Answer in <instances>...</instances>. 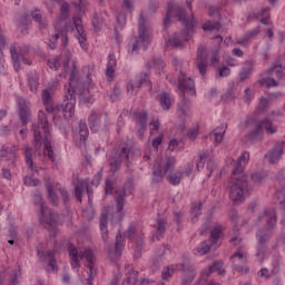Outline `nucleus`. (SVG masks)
<instances>
[{
  "instance_id": "6",
  "label": "nucleus",
  "mask_w": 285,
  "mask_h": 285,
  "mask_svg": "<svg viewBox=\"0 0 285 285\" xmlns=\"http://www.w3.org/2000/svg\"><path fill=\"white\" fill-rule=\"evenodd\" d=\"M178 90L183 101V105L178 106V116L180 119H186V117H188V106H190L188 97H195L197 95V91L195 90V80L186 76V73H179Z\"/></svg>"
},
{
  "instance_id": "24",
  "label": "nucleus",
  "mask_w": 285,
  "mask_h": 285,
  "mask_svg": "<svg viewBox=\"0 0 285 285\" xmlns=\"http://www.w3.org/2000/svg\"><path fill=\"white\" fill-rule=\"evenodd\" d=\"M168 225V222L164 218H158L156 224L154 225L155 234L151 237V242H155V239H161L164 237V233H166V226Z\"/></svg>"
},
{
  "instance_id": "12",
  "label": "nucleus",
  "mask_w": 285,
  "mask_h": 285,
  "mask_svg": "<svg viewBox=\"0 0 285 285\" xmlns=\"http://www.w3.org/2000/svg\"><path fill=\"white\" fill-rule=\"evenodd\" d=\"M125 237H127V239H135V237H137L134 257L136 259H139V257H141V250L144 248V234H141V232H137V227L131 225L125 233Z\"/></svg>"
},
{
  "instance_id": "8",
  "label": "nucleus",
  "mask_w": 285,
  "mask_h": 285,
  "mask_svg": "<svg viewBox=\"0 0 285 285\" xmlns=\"http://www.w3.org/2000/svg\"><path fill=\"white\" fill-rule=\"evenodd\" d=\"M138 23H139L138 37H136L132 42L130 55H135L139 52V48H144V50H146V48L148 47V43H150V40L148 38V30L150 27L148 26V19L144 17V13H140Z\"/></svg>"
},
{
  "instance_id": "11",
  "label": "nucleus",
  "mask_w": 285,
  "mask_h": 285,
  "mask_svg": "<svg viewBox=\"0 0 285 285\" xmlns=\"http://www.w3.org/2000/svg\"><path fill=\"white\" fill-rule=\"evenodd\" d=\"M175 164H177V159H175V157H168L164 168H161V160L157 159L153 167L154 181H161L164 177H166V173H168Z\"/></svg>"
},
{
  "instance_id": "23",
  "label": "nucleus",
  "mask_w": 285,
  "mask_h": 285,
  "mask_svg": "<svg viewBox=\"0 0 285 285\" xmlns=\"http://www.w3.org/2000/svg\"><path fill=\"white\" fill-rule=\"evenodd\" d=\"M22 150H23L24 161L28 168L32 173H39V168L35 166V160H32V153H33L32 147L28 145H23Z\"/></svg>"
},
{
  "instance_id": "46",
  "label": "nucleus",
  "mask_w": 285,
  "mask_h": 285,
  "mask_svg": "<svg viewBox=\"0 0 285 285\" xmlns=\"http://www.w3.org/2000/svg\"><path fill=\"white\" fill-rule=\"evenodd\" d=\"M258 83H261V86H266V88H277V86H279L275 78H265L259 80Z\"/></svg>"
},
{
  "instance_id": "1",
  "label": "nucleus",
  "mask_w": 285,
  "mask_h": 285,
  "mask_svg": "<svg viewBox=\"0 0 285 285\" xmlns=\"http://www.w3.org/2000/svg\"><path fill=\"white\" fill-rule=\"evenodd\" d=\"M77 95L80 101L90 102V91L83 82H80L77 76V62H72V69L69 77V87L65 91V100L58 106V115H62L65 119H70L75 115V105L77 104Z\"/></svg>"
},
{
  "instance_id": "16",
  "label": "nucleus",
  "mask_w": 285,
  "mask_h": 285,
  "mask_svg": "<svg viewBox=\"0 0 285 285\" xmlns=\"http://www.w3.org/2000/svg\"><path fill=\"white\" fill-rule=\"evenodd\" d=\"M72 135L76 144H86V139H88L89 135L88 125H86L83 121L78 122L72 127Z\"/></svg>"
},
{
  "instance_id": "53",
  "label": "nucleus",
  "mask_w": 285,
  "mask_h": 285,
  "mask_svg": "<svg viewBox=\"0 0 285 285\" xmlns=\"http://www.w3.org/2000/svg\"><path fill=\"white\" fill-rule=\"evenodd\" d=\"M115 188V179L108 178L106 180V185H105V191L107 195H112V190Z\"/></svg>"
},
{
  "instance_id": "32",
  "label": "nucleus",
  "mask_w": 285,
  "mask_h": 285,
  "mask_svg": "<svg viewBox=\"0 0 285 285\" xmlns=\"http://www.w3.org/2000/svg\"><path fill=\"white\" fill-rule=\"evenodd\" d=\"M213 246H215V243H213L212 240H205L203 243H200V245L198 247H196V254L197 255H207V253H210V248H213Z\"/></svg>"
},
{
  "instance_id": "43",
  "label": "nucleus",
  "mask_w": 285,
  "mask_h": 285,
  "mask_svg": "<svg viewBox=\"0 0 285 285\" xmlns=\"http://www.w3.org/2000/svg\"><path fill=\"white\" fill-rule=\"evenodd\" d=\"M70 14V6L65 2L60 6V21H66Z\"/></svg>"
},
{
  "instance_id": "37",
  "label": "nucleus",
  "mask_w": 285,
  "mask_h": 285,
  "mask_svg": "<svg viewBox=\"0 0 285 285\" xmlns=\"http://www.w3.org/2000/svg\"><path fill=\"white\" fill-rule=\"evenodd\" d=\"M220 236H222V225H216L210 232L209 242L216 245L217 242H219Z\"/></svg>"
},
{
  "instance_id": "49",
  "label": "nucleus",
  "mask_w": 285,
  "mask_h": 285,
  "mask_svg": "<svg viewBox=\"0 0 285 285\" xmlns=\"http://www.w3.org/2000/svg\"><path fill=\"white\" fill-rule=\"evenodd\" d=\"M181 175L183 174H179V171H177L176 174H170L169 176H167V179L173 186H178V184L181 183Z\"/></svg>"
},
{
  "instance_id": "38",
  "label": "nucleus",
  "mask_w": 285,
  "mask_h": 285,
  "mask_svg": "<svg viewBox=\"0 0 285 285\" xmlns=\"http://www.w3.org/2000/svg\"><path fill=\"white\" fill-rule=\"evenodd\" d=\"M136 115V121L140 127H148V111H138Z\"/></svg>"
},
{
  "instance_id": "60",
  "label": "nucleus",
  "mask_w": 285,
  "mask_h": 285,
  "mask_svg": "<svg viewBox=\"0 0 285 285\" xmlns=\"http://www.w3.org/2000/svg\"><path fill=\"white\" fill-rule=\"evenodd\" d=\"M161 257H164V252L153 261V265H151L153 271L159 269V266H161Z\"/></svg>"
},
{
  "instance_id": "2",
  "label": "nucleus",
  "mask_w": 285,
  "mask_h": 285,
  "mask_svg": "<svg viewBox=\"0 0 285 285\" xmlns=\"http://www.w3.org/2000/svg\"><path fill=\"white\" fill-rule=\"evenodd\" d=\"M248 159H250V154L244 151L237 160L230 158L227 161L228 166L233 168L232 175L234 176L228 184L229 197L236 205L242 204L244 196L248 195V190H250L248 176L243 174L246 164H248Z\"/></svg>"
},
{
  "instance_id": "63",
  "label": "nucleus",
  "mask_w": 285,
  "mask_h": 285,
  "mask_svg": "<svg viewBox=\"0 0 285 285\" xmlns=\"http://www.w3.org/2000/svg\"><path fill=\"white\" fill-rule=\"evenodd\" d=\"M229 244H232L233 246H239L242 244V236H239V234L233 236L229 239Z\"/></svg>"
},
{
  "instance_id": "41",
  "label": "nucleus",
  "mask_w": 285,
  "mask_h": 285,
  "mask_svg": "<svg viewBox=\"0 0 285 285\" xmlns=\"http://www.w3.org/2000/svg\"><path fill=\"white\" fill-rule=\"evenodd\" d=\"M193 271H183V273H188V275L183 277L181 285H190L195 281V265H193Z\"/></svg>"
},
{
  "instance_id": "17",
  "label": "nucleus",
  "mask_w": 285,
  "mask_h": 285,
  "mask_svg": "<svg viewBox=\"0 0 285 285\" xmlns=\"http://www.w3.org/2000/svg\"><path fill=\"white\" fill-rule=\"evenodd\" d=\"M284 141H278L275 144L274 148L271 149L266 155L265 159L269 161V164H277L279 159H282V155H284Z\"/></svg>"
},
{
  "instance_id": "48",
  "label": "nucleus",
  "mask_w": 285,
  "mask_h": 285,
  "mask_svg": "<svg viewBox=\"0 0 285 285\" xmlns=\"http://www.w3.org/2000/svg\"><path fill=\"white\" fill-rule=\"evenodd\" d=\"M209 267L214 271H217L218 275H224L226 273V269H224V262L216 261Z\"/></svg>"
},
{
  "instance_id": "54",
  "label": "nucleus",
  "mask_w": 285,
  "mask_h": 285,
  "mask_svg": "<svg viewBox=\"0 0 285 285\" xmlns=\"http://www.w3.org/2000/svg\"><path fill=\"white\" fill-rule=\"evenodd\" d=\"M31 17H32V19H33L37 23H40V26H41L42 28H47V27H48V23H47L46 21H43L41 13L32 12V13H31Z\"/></svg>"
},
{
  "instance_id": "62",
  "label": "nucleus",
  "mask_w": 285,
  "mask_h": 285,
  "mask_svg": "<svg viewBox=\"0 0 285 285\" xmlns=\"http://www.w3.org/2000/svg\"><path fill=\"white\" fill-rule=\"evenodd\" d=\"M186 168L187 170L178 171V174L186 175V177H190V175H193V168H195V164L188 163Z\"/></svg>"
},
{
  "instance_id": "22",
  "label": "nucleus",
  "mask_w": 285,
  "mask_h": 285,
  "mask_svg": "<svg viewBox=\"0 0 285 285\" xmlns=\"http://www.w3.org/2000/svg\"><path fill=\"white\" fill-rule=\"evenodd\" d=\"M204 161H207V170L209 171L207 177H210L213 175V170L216 168L215 160L210 159L207 153H200L199 161L196 164L197 170H199V168H204Z\"/></svg>"
},
{
  "instance_id": "50",
  "label": "nucleus",
  "mask_w": 285,
  "mask_h": 285,
  "mask_svg": "<svg viewBox=\"0 0 285 285\" xmlns=\"http://www.w3.org/2000/svg\"><path fill=\"white\" fill-rule=\"evenodd\" d=\"M42 102L45 106H50V104H52V95L50 94V90H42Z\"/></svg>"
},
{
  "instance_id": "31",
  "label": "nucleus",
  "mask_w": 285,
  "mask_h": 285,
  "mask_svg": "<svg viewBox=\"0 0 285 285\" xmlns=\"http://www.w3.org/2000/svg\"><path fill=\"white\" fill-rule=\"evenodd\" d=\"M264 132L263 121L256 124L255 128L249 131L248 137L252 141H257V139H262V135Z\"/></svg>"
},
{
  "instance_id": "29",
  "label": "nucleus",
  "mask_w": 285,
  "mask_h": 285,
  "mask_svg": "<svg viewBox=\"0 0 285 285\" xmlns=\"http://www.w3.org/2000/svg\"><path fill=\"white\" fill-rule=\"evenodd\" d=\"M116 206L118 213L124 210V204H126V188L120 187L116 189V197H115Z\"/></svg>"
},
{
  "instance_id": "25",
  "label": "nucleus",
  "mask_w": 285,
  "mask_h": 285,
  "mask_svg": "<svg viewBox=\"0 0 285 285\" xmlns=\"http://www.w3.org/2000/svg\"><path fill=\"white\" fill-rule=\"evenodd\" d=\"M0 157H6L10 161V168H17V149L3 147Z\"/></svg>"
},
{
  "instance_id": "40",
  "label": "nucleus",
  "mask_w": 285,
  "mask_h": 285,
  "mask_svg": "<svg viewBox=\"0 0 285 285\" xmlns=\"http://www.w3.org/2000/svg\"><path fill=\"white\" fill-rule=\"evenodd\" d=\"M45 257H46V261L48 262L49 268H51L52 271H57V261L55 259V252L52 250L46 252Z\"/></svg>"
},
{
  "instance_id": "61",
  "label": "nucleus",
  "mask_w": 285,
  "mask_h": 285,
  "mask_svg": "<svg viewBox=\"0 0 285 285\" xmlns=\"http://www.w3.org/2000/svg\"><path fill=\"white\" fill-rule=\"evenodd\" d=\"M24 185L26 186H39V179L27 176V177H24Z\"/></svg>"
},
{
  "instance_id": "52",
  "label": "nucleus",
  "mask_w": 285,
  "mask_h": 285,
  "mask_svg": "<svg viewBox=\"0 0 285 285\" xmlns=\"http://www.w3.org/2000/svg\"><path fill=\"white\" fill-rule=\"evenodd\" d=\"M250 177L254 184H263V181L266 179V176H264L262 173H253Z\"/></svg>"
},
{
  "instance_id": "26",
  "label": "nucleus",
  "mask_w": 285,
  "mask_h": 285,
  "mask_svg": "<svg viewBox=\"0 0 285 285\" xmlns=\"http://www.w3.org/2000/svg\"><path fill=\"white\" fill-rule=\"evenodd\" d=\"M121 248H124V240H121V234H117L115 249L108 252L111 262H116V259L121 257Z\"/></svg>"
},
{
  "instance_id": "21",
  "label": "nucleus",
  "mask_w": 285,
  "mask_h": 285,
  "mask_svg": "<svg viewBox=\"0 0 285 285\" xmlns=\"http://www.w3.org/2000/svg\"><path fill=\"white\" fill-rule=\"evenodd\" d=\"M86 190L90 200V197H92V188H90L83 180H78L77 185L75 186V197L80 204L82 202L81 196L83 193H86Z\"/></svg>"
},
{
  "instance_id": "64",
  "label": "nucleus",
  "mask_w": 285,
  "mask_h": 285,
  "mask_svg": "<svg viewBox=\"0 0 285 285\" xmlns=\"http://www.w3.org/2000/svg\"><path fill=\"white\" fill-rule=\"evenodd\" d=\"M261 112H264L268 108V99L262 98L258 105Z\"/></svg>"
},
{
  "instance_id": "13",
  "label": "nucleus",
  "mask_w": 285,
  "mask_h": 285,
  "mask_svg": "<svg viewBox=\"0 0 285 285\" xmlns=\"http://www.w3.org/2000/svg\"><path fill=\"white\" fill-rule=\"evenodd\" d=\"M28 47L23 46L20 48V53H17V48L10 47V55L11 59L13 61V68L16 72H19V68H21V63H26L27 66H30V60L26 58V52H28Z\"/></svg>"
},
{
  "instance_id": "57",
  "label": "nucleus",
  "mask_w": 285,
  "mask_h": 285,
  "mask_svg": "<svg viewBox=\"0 0 285 285\" xmlns=\"http://www.w3.org/2000/svg\"><path fill=\"white\" fill-rule=\"evenodd\" d=\"M276 196L279 199V204L285 208V188H281L276 191Z\"/></svg>"
},
{
  "instance_id": "15",
  "label": "nucleus",
  "mask_w": 285,
  "mask_h": 285,
  "mask_svg": "<svg viewBox=\"0 0 285 285\" xmlns=\"http://www.w3.org/2000/svg\"><path fill=\"white\" fill-rule=\"evenodd\" d=\"M196 68L202 77L206 76L208 70V51L205 47H199L197 50Z\"/></svg>"
},
{
  "instance_id": "20",
  "label": "nucleus",
  "mask_w": 285,
  "mask_h": 285,
  "mask_svg": "<svg viewBox=\"0 0 285 285\" xmlns=\"http://www.w3.org/2000/svg\"><path fill=\"white\" fill-rule=\"evenodd\" d=\"M18 106L20 120L23 124V126H26V124H28L31 117L30 107H28V102H26V99L23 98H19Z\"/></svg>"
},
{
  "instance_id": "18",
  "label": "nucleus",
  "mask_w": 285,
  "mask_h": 285,
  "mask_svg": "<svg viewBox=\"0 0 285 285\" xmlns=\"http://www.w3.org/2000/svg\"><path fill=\"white\" fill-rule=\"evenodd\" d=\"M73 24L78 32V41H79L82 50H88V43H86L88 38L86 37V31L83 30V24H81V18L73 17Z\"/></svg>"
},
{
  "instance_id": "3",
  "label": "nucleus",
  "mask_w": 285,
  "mask_h": 285,
  "mask_svg": "<svg viewBox=\"0 0 285 285\" xmlns=\"http://www.w3.org/2000/svg\"><path fill=\"white\" fill-rule=\"evenodd\" d=\"M170 17L178 19V21L185 26L186 30L180 35H174L167 41V46H170L171 48H183L184 43L190 39V31L195 28V20L193 19V16L186 17V10L181 6H173V3L168 4L167 13L164 18L165 28L170 26Z\"/></svg>"
},
{
  "instance_id": "45",
  "label": "nucleus",
  "mask_w": 285,
  "mask_h": 285,
  "mask_svg": "<svg viewBox=\"0 0 285 285\" xmlns=\"http://www.w3.org/2000/svg\"><path fill=\"white\" fill-rule=\"evenodd\" d=\"M202 208H203L202 203H199L198 205H193L191 207V215H194L191 217L193 224H195L197 219H199V215H202Z\"/></svg>"
},
{
  "instance_id": "59",
  "label": "nucleus",
  "mask_w": 285,
  "mask_h": 285,
  "mask_svg": "<svg viewBox=\"0 0 285 285\" xmlns=\"http://www.w3.org/2000/svg\"><path fill=\"white\" fill-rule=\"evenodd\" d=\"M219 28H222V24H219L218 22H215V23H205V24L203 26V30H209V31L219 30Z\"/></svg>"
},
{
  "instance_id": "4",
  "label": "nucleus",
  "mask_w": 285,
  "mask_h": 285,
  "mask_svg": "<svg viewBox=\"0 0 285 285\" xmlns=\"http://www.w3.org/2000/svg\"><path fill=\"white\" fill-rule=\"evenodd\" d=\"M258 219L266 222V225L258 228L256 232V239L258 244L256 257L262 264L266 256V250H268L267 244L271 240V237H273V233H275V228L277 226V214L275 213V209H266Z\"/></svg>"
},
{
  "instance_id": "19",
  "label": "nucleus",
  "mask_w": 285,
  "mask_h": 285,
  "mask_svg": "<svg viewBox=\"0 0 285 285\" xmlns=\"http://www.w3.org/2000/svg\"><path fill=\"white\" fill-rule=\"evenodd\" d=\"M141 86H150V79L148 78V73H140L136 81H131L128 83V92H135L136 90H139Z\"/></svg>"
},
{
  "instance_id": "58",
  "label": "nucleus",
  "mask_w": 285,
  "mask_h": 285,
  "mask_svg": "<svg viewBox=\"0 0 285 285\" xmlns=\"http://www.w3.org/2000/svg\"><path fill=\"white\" fill-rule=\"evenodd\" d=\"M233 269L236 271V273H240V275H246L248 274V267H244L242 265H237L233 263Z\"/></svg>"
},
{
  "instance_id": "34",
  "label": "nucleus",
  "mask_w": 285,
  "mask_h": 285,
  "mask_svg": "<svg viewBox=\"0 0 285 285\" xmlns=\"http://www.w3.org/2000/svg\"><path fill=\"white\" fill-rule=\"evenodd\" d=\"M224 135H226V126L220 125L212 132V137H215L216 144H222L224 139Z\"/></svg>"
},
{
  "instance_id": "14",
  "label": "nucleus",
  "mask_w": 285,
  "mask_h": 285,
  "mask_svg": "<svg viewBox=\"0 0 285 285\" xmlns=\"http://www.w3.org/2000/svg\"><path fill=\"white\" fill-rule=\"evenodd\" d=\"M175 271H194V268H193V264L190 263L189 259H187L180 264L164 267V269L161 272L163 279H165V281L170 279L173 277V275L175 274Z\"/></svg>"
},
{
  "instance_id": "55",
  "label": "nucleus",
  "mask_w": 285,
  "mask_h": 285,
  "mask_svg": "<svg viewBox=\"0 0 285 285\" xmlns=\"http://www.w3.org/2000/svg\"><path fill=\"white\" fill-rule=\"evenodd\" d=\"M250 72H253V68H250V67L243 68L239 73L240 81H246V79H248V77H250Z\"/></svg>"
},
{
  "instance_id": "56",
  "label": "nucleus",
  "mask_w": 285,
  "mask_h": 285,
  "mask_svg": "<svg viewBox=\"0 0 285 285\" xmlns=\"http://www.w3.org/2000/svg\"><path fill=\"white\" fill-rule=\"evenodd\" d=\"M91 23L94 26V30H96V32H99V30H101V26L104 24V20L95 16Z\"/></svg>"
},
{
  "instance_id": "7",
  "label": "nucleus",
  "mask_w": 285,
  "mask_h": 285,
  "mask_svg": "<svg viewBox=\"0 0 285 285\" xmlns=\"http://www.w3.org/2000/svg\"><path fill=\"white\" fill-rule=\"evenodd\" d=\"M33 204L35 206H38L40 210L38 214V219L40 224L45 226V228H52L55 225L59 224V215L46 206L41 193L37 191L33 195Z\"/></svg>"
},
{
  "instance_id": "10",
  "label": "nucleus",
  "mask_w": 285,
  "mask_h": 285,
  "mask_svg": "<svg viewBox=\"0 0 285 285\" xmlns=\"http://www.w3.org/2000/svg\"><path fill=\"white\" fill-rule=\"evenodd\" d=\"M130 150H132V147L125 145L109 157V170L112 175L118 173L122 161H128L130 159Z\"/></svg>"
},
{
  "instance_id": "36",
  "label": "nucleus",
  "mask_w": 285,
  "mask_h": 285,
  "mask_svg": "<svg viewBox=\"0 0 285 285\" xmlns=\"http://www.w3.org/2000/svg\"><path fill=\"white\" fill-rule=\"evenodd\" d=\"M159 102H160L163 110H170V106H171L170 94H168V92L160 94Z\"/></svg>"
},
{
  "instance_id": "35",
  "label": "nucleus",
  "mask_w": 285,
  "mask_h": 285,
  "mask_svg": "<svg viewBox=\"0 0 285 285\" xmlns=\"http://www.w3.org/2000/svg\"><path fill=\"white\" fill-rule=\"evenodd\" d=\"M46 189H47L50 202L55 206H57V202H59V198L57 197V194L55 193V188L52 187V183H50V180L46 181Z\"/></svg>"
},
{
  "instance_id": "51",
  "label": "nucleus",
  "mask_w": 285,
  "mask_h": 285,
  "mask_svg": "<svg viewBox=\"0 0 285 285\" xmlns=\"http://www.w3.org/2000/svg\"><path fill=\"white\" fill-rule=\"evenodd\" d=\"M60 59L59 57H55L48 60V66L50 68V70H59L61 63L59 62Z\"/></svg>"
},
{
  "instance_id": "47",
  "label": "nucleus",
  "mask_w": 285,
  "mask_h": 285,
  "mask_svg": "<svg viewBox=\"0 0 285 285\" xmlns=\"http://www.w3.org/2000/svg\"><path fill=\"white\" fill-rule=\"evenodd\" d=\"M56 188L60 193L63 204H68L70 202V194L68 193V189L61 187L59 184L56 185Z\"/></svg>"
},
{
  "instance_id": "28",
  "label": "nucleus",
  "mask_w": 285,
  "mask_h": 285,
  "mask_svg": "<svg viewBox=\"0 0 285 285\" xmlns=\"http://www.w3.org/2000/svg\"><path fill=\"white\" fill-rule=\"evenodd\" d=\"M115 68H117V58H115V55H109L106 69V77L108 81H112V79H115Z\"/></svg>"
},
{
  "instance_id": "33",
  "label": "nucleus",
  "mask_w": 285,
  "mask_h": 285,
  "mask_svg": "<svg viewBox=\"0 0 285 285\" xmlns=\"http://www.w3.org/2000/svg\"><path fill=\"white\" fill-rule=\"evenodd\" d=\"M269 77H276V79H284V67L282 65H275L268 70Z\"/></svg>"
},
{
  "instance_id": "5",
  "label": "nucleus",
  "mask_w": 285,
  "mask_h": 285,
  "mask_svg": "<svg viewBox=\"0 0 285 285\" xmlns=\"http://www.w3.org/2000/svg\"><path fill=\"white\" fill-rule=\"evenodd\" d=\"M67 250L69 253L71 268H79V266H81L79 261L85 259V266L89 268V276L86 282L87 285H92V279L97 277V257H95L92 249L85 248L83 252H79L77 246H75L72 243H69L67 245Z\"/></svg>"
},
{
  "instance_id": "27",
  "label": "nucleus",
  "mask_w": 285,
  "mask_h": 285,
  "mask_svg": "<svg viewBox=\"0 0 285 285\" xmlns=\"http://www.w3.org/2000/svg\"><path fill=\"white\" fill-rule=\"evenodd\" d=\"M88 121L92 132H99V130H101V114H98L97 111H91Z\"/></svg>"
},
{
  "instance_id": "44",
  "label": "nucleus",
  "mask_w": 285,
  "mask_h": 285,
  "mask_svg": "<svg viewBox=\"0 0 285 285\" xmlns=\"http://www.w3.org/2000/svg\"><path fill=\"white\" fill-rule=\"evenodd\" d=\"M28 83L31 92H37V88H39V78L37 75L29 76Z\"/></svg>"
},
{
  "instance_id": "39",
  "label": "nucleus",
  "mask_w": 285,
  "mask_h": 285,
  "mask_svg": "<svg viewBox=\"0 0 285 285\" xmlns=\"http://www.w3.org/2000/svg\"><path fill=\"white\" fill-rule=\"evenodd\" d=\"M137 275L139 272L132 269L126 275V279L122 282V285H136L137 284Z\"/></svg>"
},
{
  "instance_id": "30",
  "label": "nucleus",
  "mask_w": 285,
  "mask_h": 285,
  "mask_svg": "<svg viewBox=\"0 0 285 285\" xmlns=\"http://www.w3.org/2000/svg\"><path fill=\"white\" fill-rule=\"evenodd\" d=\"M100 230L104 242H108V212H105L100 216Z\"/></svg>"
},
{
  "instance_id": "9",
  "label": "nucleus",
  "mask_w": 285,
  "mask_h": 285,
  "mask_svg": "<svg viewBox=\"0 0 285 285\" xmlns=\"http://www.w3.org/2000/svg\"><path fill=\"white\" fill-rule=\"evenodd\" d=\"M38 121L41 126V129L45 132V139H43V155L45 157H48L50 161H55V151H52V135H50V122H48V118L46 117V112L40 110L38 112Z\"/></svg>"
},
{
  "instance_id": "42",
  "label": "nucleus",
  "mask_w": 285,
  "mask_h": 285,
  "mask_svg": "<svg viewBox=\"0 0 285 285\" xmlns=\"http://www.w3.org/2000/svg\"><path fill=\"white\" fill-rule=\"evenodd\" d=\"M263 128H265L267 135H275L277 132V126L273 125V122L268 119L262 120Z\"/></svg>"
}]
</instances>
